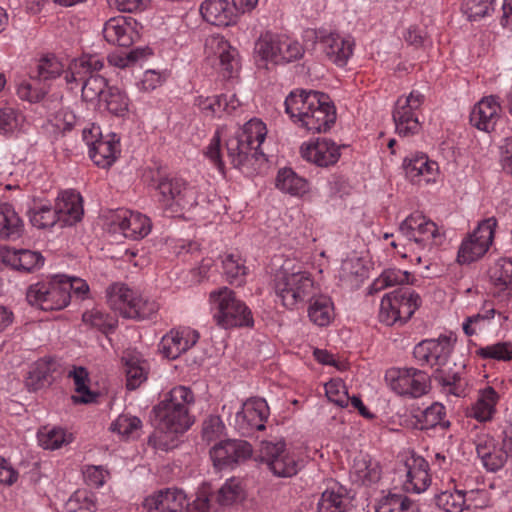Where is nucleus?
<instances>
[{
  "label": "nucleus",
  "instance_id": "obj_2",
  "mask_svg": "<svg viewBox=\"0 0 512 512\" xmlns=\"http://www.w3.org/2000/svg\"><path fill=\"white\" fill-rule=\"evenodd\" d=\"M292 121L312 133L328 131L336 120V109L327 94L318 91H293L285 100Z\"/></svg>",
  "mask_w": 512,
  "mask_h": 512
},
{
  "label": "nucleus",
  "instance_id": "obj_37",
  "mask_svg": "<svg viewBox=\"0 0 512 512\" xmlns=\"http://www.w3.org/2000/svg\"><path fill=\"white\" fill-rule=\"evenodd\" d=\"M493 294L502 300L512 297V259L498 260L490 270Z\"/></svg>",
  "mask_w": 512,
  "mask_h": 512
},
{
  "label": "nucleus",
  "instance_id": "obj_5",
  "mask_svg": "<svg viewBox=\"0 0 512 512\" xmlns=\"http://www.w3.org/2000/svg\"><path fill=\"white\" fill-rule=\"evenodd\" d=\"M273 289L278 301L288 310L303 307L318 291L319 285L302 264L285 260L273 280Z\"/></svg>",
  "mask_w": 512,
  "mask_h": 512
},
{
  "label": "nucleus",
  "instance_id": "obj_54",
  "mask_svg": "<svg viewBox=\"0 0 512 512\" xmlns=\"http://www.w3.org/2000/svg\"><path fill=\"white\" fill-rule=\"evenodd\" d=\"M245 497L242 480L239 478L228 479L217 493V501L220 505H232L240 502Z\"/></svg>",
  "mask_w": 512,
  "mask_h": 512
},
{
  "label": "nucleus",
  "instance_id": "obj_21",
  "mask_svg": "<svg viewBox=\"0 0 512 512\" xmlns=\"http://www.w3.org/2000/svg\"><path fill=\"white\" fill-rule=\"evenodd\" d=\"M312 33L315 34L323 52L332 63L338 67H344L348 63L355 48V41L352 36L326 31Z\"/></svg>",
  "mask_w": 512,
  "mask_h": 512
},
{
  "label": "nucleus",
  "instance_id": "obj_20",
  "mask_svg": "<svg viewBox=\"0 0 512 512\" xmlns=\"http://www.w3.org/2000/svg\"><path fill=\"white\" fill-rule=\"evenodd\" d=\"M205 54L208 58L218 61V68L224 77H233L240 69L237 49L219 34L206 38Z\"/></svg>",
  "mask_w": 512,
  "mask_h": 512
},
{
  "label": "nucleus",
  "instance_id": "obj_41",
  "mask_svg": "<svg viewBox=\"0 0 512 512\" xmlns=\"http://www.w3.org/2000/svg\"><path fill=\"white\" fill-rule=\"evenodd\" d=\"M130 99L125 91L117 86H110L99 102V108L116 117H125L129 113Z\"/></svg>",
  "mask_w": 512,
  "mask_h": 512
},
{
  "label": "nucleus",
  "instance_id": "obj_48",
  "mask_svg": "<svg viewBox=\"0 0 512 512\" xmlns=\"http://www.w3.org/2000/svg\"><path fill=\"white\" fill-rule=\"evenodd\" d=\"M413 280L414 277L408 271L389 268L384 270L380 276L374 280L371 285V290L378 292L391 286L412 284Z\"/></svg>",
  "mask_w": 512,
  "mask_h": 512
},
{
  "label": "nucleus",
  "instance_id": "obj_16",
  "mask_svg": "<svg viewBox=\"0 0 512 512\" xmlns=\"http://www.w3.org/2000/svg\"><path fill=\"white\" fill-rule=\"evenodd\" d=\"M497 220L494 217L487 218L479 223L477 228L463 239L457 254L460 264H470L488 251L494 237Z\"/></svg>",
  "mask_w": 512,
  "mask_h": 512
},
{
  "label": "nucleus",
  "instance_id": "obj_9",
  "mask_svg": "<svg viewBox=\"0 0 512 512\" xmlns=\"http://www.w3.org/2000/svg\"><path fill=\"white\" fill-rule=\"evenodd\" d=\"M259 458L275 476L281 478L295 476L306 464L304 451L287 446L283 438L263 440L260 443Z\"/></svg>",
  "mask_w": 512,
  "mask_h": 512
},
{
  "label": "nucleus",
  "instance_id": "obj_22",
  "mask_svg": "<svg viewBox=\"0 0 512 512\" xmlns=\"http://www.w3.org/2000/svg\"><path fill=\"white\" fill-rule=\"evenodd\" d=\"M301 157L318 167L335 165L341 156V146L328 138H317L304 142L300 147Z\"/></svg>",
  "mask_w": 512,
  "mask_h": 512
},
{
  "label": "nucleus",
  "instance_id": "obj_30",
  "mask_svg": "<svg viewBox=\"0 0 512 512\" xmlns=\"http://www.w3.org/2000/svg\"><path fill=\"white\" fill-rule=\"evenodd\" d=\"M59 219V225L72 226L79 222L83 216L82 197L74 190L61 192L54 206Z\"/></svg>",
  "mask_w": 512,
  "mask_h": 512
},
{
  "label": "nucleus",
  "instance_id": "obj_14",
  "mask_svg": "<svg viewBox=\"0 0 512 512\" xmlns=\"http://www.w3.org/2000/svg\"><path fill=\"white\" fill-rule=\"evenodd\" d=\"M421 304V298L411 288H399L383 296L380 303L379 320L387 326L405 323Z\"/></svg>",
  "mask_w": 512,
  "mask_h": 512
},
{
  "label": "nucleus",
  "instance_id": "obj_27",
  "mask_svg": "<svg viewBox=\"0 0 512 512\" xmlns=\"http://www.w3.org/2000/svg\"><path fill=\"white\" fill-rule=\"evenodd\" d=\"M448 482L435 496L437 507L444 512H462L466 507L467 495L472 493L470 485L462 483L454 476L447 477Z\"/></svg>",
  "mask_w": 512,
  "mask_h": 512
},
{
  "label": "nucleus",
  "instance_id": "obj_4",
  "mask_svg": "<svg viewBox=\"0 0 512 512\" xmlns=\"http://www.w3.org/2000/svg\"><path fill=\"white\" fill-rule=\"evenodd\" d=\"M399 233L405 242L392 241L397 254L410 262L421 264L427 252L444 243L445 235L435 222L421 213L410 214L399 226Z\"/></svg>",
  "mask_w": 512,
  "mask_h": 512
},
{
  "label": "nucleus",
  "instance_id": "obj_18",
  "mask_svg": "<svg viewBox=\"0 0 512 512\" xmlns=\"http://www.w3.org/2000/svg\"><path fill=\"white\" fill-rule=\"evenodd\" d=\"M71 285L64 282L63 275L53 276L47 281L34 284V310H61L70 303L68 288Z\"/></svg>",
  "mask_w": 512,
  "mask_h": 512
},
{
  "label": "nucleus",
  "instance_id": "obj_51",
  "mask_svg": "<svg viewBox=\"0 0 512 512\" xmlns=\"http://www.w3.org/2000/svg\"><path fill=\"white\" fill-rule=\"evenodd\" d=\"M222 266L224 274L231 284L240 286L244 283L247 268L239 255L234 253L225 254L222 257Z\"/></svg>",
  "mask_w": 512,
  "mask_h": 512
},
{
  "label": "nucleus",
  "instance_id": "obj_25",
  "mask_svg": "<svg viewBox=\"0 0 512 512\" xmlns=\"http://www.w3.org/2000/svg\"><path fill=\"white\" fill-rule=\"evenodd\" d=\"M199 337L198 331L190 327L174 328L162 337L159 351L167 359H176L192 348Z\"/></svg>",
  "mask_w": 512,
  "mask_h": 512
},
{
  "label": "nucleus",
  "instance_id": "obj_59",
  "mask_svg": "<svg viewBox=\"0 0 512 512\" xmlns=\"http://www.w3.org/2000/svg\"><path fill=\"white\" fill-rule=\"evenodd\" d=\"M112 431L126 438H135L142 428L141 420L132 415L121 414L111 425Z\"/></svg>",
  "mask_w": 512,
  "mask_h": 512
},
{
  "label": "nucleus",
  "instance_id": "obj_61",
  "mask_svg": "<svg viewBox=\"0 0 512 512\" xmlns=\"http://www.w3.org/2000/svg\"><path fill=\"white\" fill-rule=\"evenodd\" d=\"M193 105L207 118H218L220 116L218 95L195 97Z\"/></svg>",
  "mask_w": 512,
  "mask_h": 512
},
{
  "label": "nucleus",
  "instance_id": "obj_12",
  "mask_svg": "<svg viewBox=\"0 0 512 512\" xmlns=\"http://www.w3.org/2000/svg\"><path fill=\"white\" fill-rule=\"evenodd\" d=\"M304 52L302 44L286 34L266 32L255 43V53L262 60L276 65L297 61Z\"/></svg>",
  "mask_w": 512,
  "mask_h": 512
},
{
  "label": "nucleus",
  "instance_id": "obj_28",
  "mask_svg": "<svg viewBox=\"0 0 512 512\" xmlns=\"http://www.w3.org/2000/svg\"><path fill=\"white\" fill-rule=\"evenodd\" d=\"M137 25L132 17H113L105 23L103 36L111 44L128 47L139 38Z\"/></svg>",
  "mask_w": 512,
  "mask_h": 512
},
{
  "label": "nucleus",
  "instance_id": "obj_11",
  "mask_svg": "<svg viewBox=\"0 0 512 512\" xmlns=\"http://www.w3.org/2000/svg\"><path fill=\"white\" fill-rule=\"evenodd\" d=\"M109 306L120 315L131 319H149L159 309L155 300L142 296L124 284H113L107 290Z\"/></svg>",
  "mask_w": 512,
  "mask_h": 512
},
{
  "label": "nucleus",
  "instance_id": "obj_45",
  "mask_svg": "<svg viewBox=\"0 0 512 512\" xmlns=\"http://www.w3.org/2000/svg\"><path fill=\"white\" fill-rule=\"evenodd\" d=\"M125 362L126 386L130 390L138 388L147 377L146 362L138 354L127 353L123 356Z\"/></svg>",
  "mask_w": 512,
  "mask_h": 512
},
{
  "label": "nucleus",
  "instance_id": "obj_3",
  "mask_svg": "<svg viewBox=\"0 0 512 512\" xmlns=\"http://www.w3.org/2000/svg\"><path fill=\"white\" fill-rule=\"evenodd\" d=\"M456 343V336L440 335L436 339H426L418 343L413 350L417 363L434 368V380L442 392L455 397L465 396L466 383L459 373H445L441 369L447 365Z\"/></svg>",
  "mask_w": 512,
  "mask_h": 512
},
{
  "label": "nucleus",
  "instance_id": "obj_43",
  "mask_svg": "<svg viewBox=\"0 0 512 512\" xmlns=\"http://www.w3.org/2000/svg\"><path fill=\"white\" fill-rule=\"evenodd\" d=\"M276 187L292 196H301L308 191V182L291 168H283L278 171Z\"/></svg>",
  "mask_w": 512,
  "mask_h": 512
},
{
  "label": "nucleus",
  "instance_id": "obj_42",
  "mask_svg": "<svg viewBox=\"0 0 512 512\" xmlns=\"http://www.w3.org/2000/svg\"><path fill=\"white\" fill-rule=\"evenodd\" d=\"M23 222L12 205L0 203V237L17 239L22 235Z\"/></svg>",
  "mask_w": 512,
  "mask_h": 512
},
{
  "label": "nucleus",
  "instance_id": "obj_50",
  "mask_svg": "<svg viewBox=\"0 0 512 512\" xmlns=\"http://www.w3.org/2000/svg\"><path fill=\"white\" fill-rule=\"evenodd\" d=\"M0 257L5 264L13 269L30 272L32 270V251L29 249H12L3 247L0 249Z\"/></svg>",
  "mask_w": 512,
  "mask_h": 512
},
{
  "label": "nucleus",
  "instance_id": "obj_52",
  "mask_svg": "<svg viewBox=\"0 0 512 512\" xmlns=\"http://www.w3.org/2000/svg\"><path fill=\"white\" fill-rule=\"evenodd\" d=\"M36 104L37 106L34 107V112L40 114L41 116L47 115L49 117L48 121L52 123L57 131L66 132L71 130L74 126L76 118L72 112L66 110L57 111L58 107L54 110H47L41 107L43 102Z\"/></svg>",
  "mask_w": 512,
  "mask_h": 512
},
{
  "label": "nucleus",
  "instance_id": "obj_39",
  "mask_svg": "<svg viewBox=\"0 0 512 512\" xmlns=\"http://www.w3.org/2000/svg\"><path fill=\"white\" fill-rule=\"evenodd\" d=\"M120 153L119 138L116 134H107L103 139L89 149L92 161L101 168L110 167Z\"/></svg>",
  "mask_w": 512,
  "mask_h": 512
},
{
  "label": "nucleus",
  "instance_id": "obj_55",
  "mask_svg": "<svg viewBox=\"0 0 512 512\" xmlns=\"http://www.w3.org/2000/svg\"><path fill=\"white\" fill-rule=\"evenodd\" d=\"M25 116L13 107L0 108V134L8 135L23 128Z\"/></svg>",
  "mask_w": 512,
  "mask_h": 512
},
{
  "label": "nucleus",
  "instance_id": "obj_33",
  "mask_svg": "<svg viewBox=\"0 0 512 512\" xmlns=\"http://www.w3.org/2000/svg\"><path fill=\"white\" fill-rule=\"evenodd\" d=\"M403 166L407 178L413 183L429 184L436 181L439 166L437 162L429 160L425 154L405 158Z\"/></svg>",
  "mask_w": 512,
  "mask_h": 512
},
{
  "label": "nucleus",
  "instance_id": "obj_46",
  "mask_svg": "<svg viewBox=\"0 0 512 512\" xmlns=\"http://www.w3.org/2000/svg\"><path fill=\"white\" fill-rule=\"evenodd\" d=\"M376 512H418L417 505L405 494L388 493L377 501Z\"/></svg>",
  "mask_w": 512,
  "mask_h": 512
},
{
  "label": "nucleus",
  "instance_id": "obj_58",
  "mask_svg": "<svg viewBox=\"0 0 512 512\" xmlns=\"http://www.w3.org/2000/svg\"><path fill=\"white\" fill-rule=\"evenodd\" d=\"M56 224H59V219L55 208L50 203H37L34 198V227L46 229Z\"/></svg>",
  "mask_w": 512,
  "mask_h": 512
},
{
  "label": "nucleus",
  "instance_id": "obj_15",
  "mask_svg": "<svg viewBox=\"0 0 512 512\" xmlns=\"http://www.w3.org/2000/svg\"><path fill=\"white\" fill-rule=\"evenodd\" d=\"M392 391L400 396L419 398L430 388L428 375L415 368H392L385 374Z\"/></svg>",
  "mask_w": 512,
  "mask_h": 512
},
{
  "label": "nucleus",
  "instance_id": "obj_29",
  "mask_svg": "<svg viewBox=\"0 0 512 512\" xmlns=\"http://www.w3.org/2000/svg\"><path fill=\"white\" fill-rule=\"evenodd\" d=\"M186 506V494L177 488L159 490L144 501L147 512H183Z\"/></svg>",
  "mask_w": 512,
  "mask_h": 512
},
{
  "label": "nucleus",
  "instance_id": "obj_36",
  "mask_svg": "<svg viewBox=\"0 0 512 512\" xmlns=\"http://www.w3.org/2000/svg\"><path fill=\"white\" fill-rule=\"evenodd\" d=\"M407 479L404 487L408 492H424L431 483L429 464L421 456H412L406 463Z\"/></svg>",
  "mask_w": 512,
  "mask_h": 512
},
{
  "label": "nucleus",
  "instance_id": "obj_23",
  "mask_svg": "<svg viewBox=\"0 0 512 512\" xmlns=\"http://www.w3.org/2000/svg\"><path fill=\"white\" fill-rule=\"evenodd\" d=\"M114 230H119L125 238L133 240L146 237L151 231L150 219L137 211L128 209L117 210L111 220Z\"/></svg>",
  "mask_w": 512,
  "mask_h": 512
},
{
  "label": "nucleus",
  "instance_id": "obj_49",
  "mask_svg": "<svg viewBox=\"0 0 512 512\" xmlns=\"http://www.w3.org/2000/svg\"><path fill=\"white\" fill-rule=\"evenodd\" d=\"M39 445L44 449L55 450L72 442V434L58 427H44L37 433Z\"/></svg>",
  "mask_w": 512,
  "mask_h": 512
},
{
  "label": "nucleus",
  "instance_id": "obj_24",
  "mask_svg": "<svg viewBox=\"0 0 512 512\" xmlns=\"http://www.w3.org/2000/svg\"><path fill=\"white\" fill-rule=\"evenodd\" d=\"M252 446L244 440H226L216 444L210 450L214 466L223 469L249 459Z\"/></svg>",
  "mask_w": 512,
  "mask_h": 512
},
{
  "label": "nucleus",
  "instance_id": "obj_62",
  "mask_svg": "<svg viewBox=\"0 0 512 512\" xmlns=\"http://www.w3.org/2000/svg\"><path fill=\"white\" fill-rule=\"evenodd\" d=\"M32 76L28 70L17 72L15 75V87L18 98L32 104Z\"/></svg>",
  "mask_w": 512,
  "mask_h": 512
},
{
  "label": "nucleus",
  "instance_id": "obj_40",
  "mask_svg": "<svg viewBox=\"0 0 512 512\" xmlns=\"http://www.w3.org/2000/svg\"><path fill=\"white\" fill-rule=\"evenodd\" d=\"M350 475L353 481L362 485H370L380 479L381 469L369 455L359 454L353 460Z\"/></svg>",
  "mask_w": 512,
  "mask_h": 512
},
{
  "label": "nucleus",
  "instance_id": "obj_57",
  "mask_svg": "<svg viewBox=\"0 0 512 512\" xmlns=\"http://www.w3.org/2000/svg\"><path fill=\"white\" fill-rule=\"evenodd\" d=\"M66 509L69 512H76L85 509L90 512L97 511V499L93 492L85 488L76 490L67 500Z\"/></svg>",
  "mask_w": 512,
  "mask_h": 512
},
{
  "label": "nucleus",
  "instance_id": "obj_19",
  "mask_svg": "<svg viewBox=\"0 0 512 512\" xmlns=\"http://www.w3.org/2000/svg\"><path fill=\"white\" fill-rule=\"evenodd\" d=\"M269 416V406L262 398H251L237 410L230 424L243 436H251L265 429Z\"/></svg>",
  "mask_w": 512,
  "mask_h": 512
},
{
  "label": "nucleus",
  "instance_id": "obj_32",
  "mask_svg": "<svg viewBox=\"0 0 512 512\" xmlns=\"http://www.w3.org/2000/svg\"><path fill=\"white\" fill-rule=\"evenodd\" d=\"M501 115V106L495 97L481 99L470 113V123L477 129L490 132L495 128Z\"/></svg>",
  "mask_w": 512,
  "mask_h": 512
},
{
  "label": "nucleus",
  "instance_id": "obj_64",
  "mask_svg": "<svg viewBox=\"0 0 512 512\" xmlns=\"http://www.w3.org/2000/svg\"><path fill=\"white\" fill-rule=\"evenodd\" d=\"M223 430L224 424L220 417L209 416L203 422L202 436L206 441L211 442L217 439L223 433Z\"/></svg>",
  "mask_w": 512,
  "mask_h": 512
},
{
  "label": "nucleus",
  "instance_id": "obj_38",
  "mask_svg": "<svg viewBox=\"0 0 512 512\" xmlns=\"http://www.w3.org/2000/svg\"><path fill=\"white\" fill-rule=\"evenodd\" d=\"M499 401V394L491 386L481 389L474 404L470 407L467 415L478 422L491 421L496 413V405Z\"/></svg>",
  "mask_w": 512,
  "mask_h": 512
},
{
  "label": "nucleus",
  "instance_id": "obj_1",
  "mask_svg": "<svg viewBox=\"0 0 512 512\" xmlns=\"http://www.w3.org/2000/svg\"><path fill=\"white\" fill-rule=\"evenodd\" d=\"M194 402V393L185 386H176L163 395L153 408L155 432L149 442L155 448L165 451L172 449L176 437L192 426L194 420L190 407Z\"/></svg>",
  "mask_w": 512,
  "mask_h": 512
},
{
  "label": "nucleus",
  "instance_id": "obj_10",
  "mask_svg": "<svg viewBox=\"0 0 512 512\" xmlns=\"http://www.w3.org/2000/svg\"><path fill=\"white\" fill-rule=\"evenodd\" d=\"M66 64L53 54L42 55L37 64V75L34 76V105L43 102L41 107L54 110L60 105L61 95L53 84L64 71Z\"/></svg>",
  "mask_w": 512,
  "mask_h": 512
},
{
  "label": "nucleus",
  "instance_id": "obj_26",
  "mask_svg": "<svg viewBox=\"0 0 512 512\" xmlns=\"http://www.w3.org/2000/svg\"><path fill=\"white\" fill-rule=\"evenodd\" d=\"M475 445L482 465L491 472L500 470L505 465L508 456H510L503 445V441L500 443L488 433L477 435Z\"/></svg>",
  "mask_w": 512,
  "mask_h": 512
},
{
  "label": "nucleus",
  "instance_id": "obj_53",
  "mask_svg": "<svg viewBox=\"0 0 512 512\" xmlns=\"http://www.w3.org/2000/svg\"><path fill=\"white\" fill-rule=\"evenodd\" d=\"M476 355L483 360L510 362L512 361V341H499L479 347Z\"/></svg>",
  "mask_w": 512,
  "mask_h": 512
},
{
  "label": "nucleus",
  "instance_id": "obj_44",
  "mask_svg": "<svg viewBox=\"0 0 512 512\" xmlns=\"http://www.w3.org/2000/svg\"><path fill=\"white\" fill-rule=\"evenodd\" d=\"M69 377L73 379L75 386V394L71 397L74 403L89 404L96 401L98 394L90 390L89 375L85 368L74 367L69 372Z\"/></svg>",
  "mask_w": 512,
  "mask_h": 512
},
{
  "label": "nucleus",
  "instance_id": "obj_17",
  "mask_svg": "<svg viewBox=\"0 0 512 512\" xmlns=\"http://www.w3.org/2000/svg\"><path fill=\"white\" fill-rule=\"evenodd\" d=\"M424 100L425 96L417 90H412L408 96L397 99L393 120L399 136L407 137L419 132L421 125L418 115Z\"/></svg>",
  "mask_w": 512,
  "mask_h": 512
},
{
  "label": "nucleus",
  "instance_id": "obj_35",
  "mask_svg": "<svg viewBox=\"0 0 512 512\" xmlns=\"http://www.w3.org/2000/svg\"><path fill=\"white\" fill-rule=\"evenodd\" d=\"M350 503L348 490L334 482L322 492L315 512H347Z\"/></svg>",
  "mask_w": 512,
  "mask_h": 512
},
{
  "label": "nucleus",
  "instance_id": "obj_56",
  "mask_svg": "<svg viewBox=\"0 0 512 512\" xmlns=\"http://www.w3.org/2000/svg\"><path fill=\"white\" fill-rule=\"evenodd\" d=\"M82 320L86 325H89L90 327L105 334L112 332L117 323L116 319L112 315L97 308L84 312Z\"/></svg>",
  "mask_w": 512,
  "mask_h": 512
},
{
  "label": "nucleus",
  "instance_id": "obj_60",
  "mask_svg": "<svg viewBox=\"0 0 512 512\" xmlns=\"http://www.w3.org/2000/svg\"><path fill=\"white\" fill-rule=\"evenodd\" d=\"M325 394L329 401L336 405L349 407V394L344 381L340 378L331 379L325 384Z\"/></svg>",
  "mask_w": 512,
  "mask_h": 512
},
{
  "label": "nucleus",
  "instance_id": "obj_63",
  "mask_svg": "<svg viewBox=\"0 0 512 512\" xmlns=\"http://www.w3.org/2000/svg\"><path fill=\"white\" fill-rule=\"evenodd\" d=\"M82 472L86 484L96 488L103 486L109 476L108 471L102 466L88 465Z\"/></svg>",
  "mask_w": 512,
  "mask_h": 512
},
{
  "label": "nucleus",
  "instance_id": "obj_47",
  "mask_svg": "<svg viewBox=\"0 0 512 512\" xmlns=\"http://www.w3.org/2000/svg\"><path fill=\"white\" fill-rule=\"evenodd\" d=\"M446 408L443 404L435 402L426 409L420 411L415 417L417 424L422 430H428L440 425L448 427L449 422L445 421Z\"/></svg>",
  "mask_w": 512,
  "mask_h": 512
},
{
  "label": "nucleus",
  "instance_id": "obj_13",
  "mask_svg": "<svg viewBox=\"0 0 512 512\" xmlns=\"http://www.w3.org/2000/svg\"><path fill=\"white\" fill-rule=\"evenodd\" d=\"M210 300L216 310L214 319L219 326L229 329L253 325L250 309L229 288L223 287L211 292Z\"/></svg>",
  "mask_w": 512,
  "mask_h": 512
},
{
  "label": "nucleus",
  "instance_id": "obj_31",
  "mask_svg": "<svg viewBox=\"0 0 512 512\" xmlns=\"http://www.w3.org/2000/svg\"><path fill=\"white\" fill-rule=\"evenodd\" d=\"M203 19L215 26L227 27L237 22L238 13L228 0H205L200 6Z\"/></svg>",
  "mask_w": 512,
  "mask_h": 512
},
{
  "label": "nucleus",
  "instance_id": "obj_8",
  "mask_svg": "<svg viewBox=\"0 0 512 512\" xmlns=\"http://www.w3.org/2000/svg\"><path fill=\"white\" fill-rule=\"evenodd\" d=\"M104 67L103 57L97 54H83L73 59L65 74L67 84L71 89L81 85L82 97L86 101H101L103 94L110 87L106 78L98 75Z\"/></svg>",
  "mask_w": 512,
  "mask_h": 512
},
{
  "label": "nucleus",
  "instance_id": "obj_34",
  "mask_svg": "<svg viewBox=\"0 0 512 512\" xmlns=\"http://www.w3.org/2000/svg\"><path fill=\"white\" fill-rule=\"evenodd\" d=\"M307 303V316L315 326L328 327L334 321L335 305L330 296L315 292Z\"/></svg>",
  "mask_w": 512,
  "mask_h": 512
},
{
  "label": "nucleus",
  "instance_id": "obj_6",
  "mask_svg": "<svg viewBox=\"0 0 512 512\" xmlns=\"http://www.w3.org/2000/svg\"><path fill=\"white\" fill-rule=\"evenodd\" d=\"M266 135V125L259 119H251L230 135L226 141V151L233 167L246 174L255 171L264 157L260 147Z\"/></svg>",
  "mask_w": 512,
  "mask_h": 512
},
{
  "label": "nucleus",
  "instance_id": "obj_7",
  "mask_svg": "<svg viewBox=\"0 0 512 512\" xmlns=\"http://www.w3.org/2000/svg\"><path fill=\"white\" fill-rule=\"evenodd\" d=\"M155 190L159 205L171 214L182 213L210 201L206 184L187 182L177 176L159 177Z\"/></svg>",
  "mask_w": 512,
  "mask_h": 512
}]
</instances>
